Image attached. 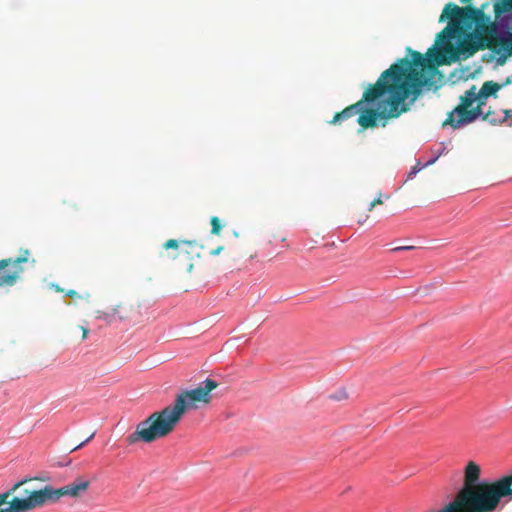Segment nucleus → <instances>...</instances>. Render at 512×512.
Returning <instances> with one entry per match:
<instances>
[{
	"label": "nucleus",
	"instance_id": "nucleus-9",
	"mask_svg": "<svg viewBox=\"0 0 512 512\" xmlns=\"http://www.w3.org/2000/svg\"><path fill=\"white\" fill-rule=\"evenodd\" d=\"M196 244L195 241H178L170 239L163 244L165 252L160 254L164 261H174L182 256L190 254L189 248Z\"/></svg>",
	"mask_w": 512,
	"mask_h": 512
},
{
	"label": "nucleus",
	"instance_id": "nucleus-19",
	"mask_svg": "<svg viewBox=\"0 0 512 512\" xmlns=\"http://www.w3.org/2000/svg\"><path fill=\"white\" fill-rule=\"evenodd\" d=\"M415 249V246H398L395 248H392L390 252H401V251H409Z\"/></svg>",
	"mask_w": 512,
	"mask_h": 512
},
{
	"label": "nucleus",
	"instance_id": "nucleus-11",
	"mask_svg": "<svg viewBox=\"0 0 512 512\" xmlns=\"http://www.w3.org/2000/svg\"><path fill=\"white\" fill-rule=\"evenodd\" d=\"M510 113H512V110H502L501 115L493 111L484 112L482 110V115L479 118H482L492 125H498L506 122L510 117Z\"/></svg>",
	"mask_w": 512,
	"mask_h": 512
},
{
	"label": "nucleus",
	"instance_id": "nucleus-14",
	"mask_svg": "<svg viewBox=\"0 0 512 512\" xmlns=\"http://www.w3.org/2000/svg\"><path fill=\"white\" fill-rule=\"evenodd\" d=\"M445 150V147H443L437 154H435L431 159H429L427 162H425L424 164H421L420 161L417 162V164L415 166H413L411 168V170L408 172L407 174V179H412L415 177V175L421 170L423 169L424 167H427L429 165H432L433 163L436 162V160L439 158V156L444 152Z\"/></svg>",
	"mask_w": 512,
	"mask_h": 512
},
{
	"label": "nucleus",
	"instance_id": "nucleus-2",
	"mask_svg": "<svg viewBox=\"0 0 512 512\" xmlns=\"http://www.w3.org/2000/svg\"><path fill=\"white\" fill-rule=\"evenodd\" d=\"M218 386L215 380L207 378L194 389H185L176 395L173 405L152 413L138 423L136 430L127 436L129 445L137 442L151 443L171 433L183 414L191 409H197V402L209 403L210 392Z\"/></svg>",
	"mask_w": 512,
	"mask_h": 512
},
{
	"label": "nucleus",
	"instance_id": "nucleus-5",
	"mask_svg": "<svg viewBox=\"0 0 512 512\" xmlns=\"http://www.w3.org/2000/svg\"><path fill=\"white\" fill-rule=\"evenodd\" d=\"M460 104L455 107L443 123V127L450 126L460 129L478 119L482 115V106L476 94V86H472L460 96Z\"/></svg>",
	"mask_w": 512,
	"mask_h": 512
},
{
	"label": "nucleus",
	"instance_id": "nucleus-23",
	"mask_svg": "<svg viewBox=\"0 0 512 512\" xmlns=\"http://www.w3.org/2000/svg\"><path fill=\"white\" fill-rule=\"evenodd\" d=\"M510 84H512V75L508 76V77L505 79L504 83L501 85V88H502L503 86H507V85H510Z\"/></svg>",
	"mask_w": 512,
	"mask_h": 512
},
{
	"label": "nucleus",
	"instance_id": "nucleus-15",
	"mask_svg": "<svg viewBox=\"0 0 512 512\" xmlns=\"http://www.w3.org/2000/svg\"><path fill=\"white\" fill-rule=\"evenodd\" d=\"M211 226H212V229H211V234L213 235H219L220 232H221V228H222V225L220 224V220L218 217L216 216H213L211 218Z\"/></svg>",
	"mask_w": 512,
	"mask_h": 512
},
{
	"label": "nucleus",
	"instance_id": "nucleus-6",
	"mask_svg": "<svg viewBox=\"0 0 512 512\" xmlns=\"http://www.w3.org/2000/svg\"><path fill=\"white\" fill-rule=\"evenodd\" d=\"M482 17L483 12L478 8L471 6L461 8L453 3L446 4L439 18L440 22L449 19L448 25L442 31L443 38L445 40L453 39L456 33L461 29V25L464 24L465 20L471 19L479 21Z\"/></svg>",
	"mask_w": 512,
	"mask_h": 512
},
{
	"label": "nucleus",
	"instance_id": "nucleus-7",
	"mask_svg": "<svg viewBox=\"0 0 512 512\" xmlns=\"http://www.w3.org/2000/svg\"><path fill=\"white\" fill-rule=\"evenodd\" d=\"M27 264H35V259L30 258L28 250L16 258L0 260V287L14 286L20 280Z\"/></svg>",
	"mask_w": 512,
	"mask_h": 512
},
{
	"label": "nucleus",
	"instance_id": "nucleus-20",
	"mask_svg": "<svg viewBox=\"0 0 512 512\" xmlns=\"http://www.w3.org/2000/svg\"><path fill=\"white\" fill-rule=\"evenodd\" d=\"M96 432H93L87 439H85L84 441H82L80 444H78L74 449V450H77V449H80L82 447H84L88 442H90L94 436H95Z\"/></svg>",
	"mask_w": 512,
	"mask_h": 512
},
{
	"label": "nucleus",
	"instance_id": "nucleus-8",
	"mask_svg": "<svg viewBox=\"0 0 512 512\" xmlns=\"http://www.w3.org/2000/svg\"><path fill=\"white\" fill-rule=\"evenodd\" d=\"M505 14L500 16L501 11L496 6V17L499 19L491 26V33L502 43L512 42V2H504Z\"/></svg>",
	"mask_w": 512,
	"mask_h": 512
},
{
	"label": "nucleus",
	"instance_id": "nucleus-4",
	"mask_svg": "<svg viewBox=\"0 0 512 512\" xmlns=\"http://www.w3.org/2000/svg\"><path fill=\"white\" fill-rule=\"evenodd\" d=\"M25 482L26 479L18 481L11 488L0 493V512H28L59 501L57 488L51 485L34 490L28 493L26 497H14L11 501H8V498Z\"/></svg>",
	"mask_w": 512,
	"mask_h": 512
},
{
	"label": "nucleus",
	"instance_id": "nucleus-21",
	"mask_svg": "<svg viewBox=\"0 0 512 512\" xmlns=\"http://www.w3.org/2000/svg\"><path fill=\"white\" fill-rule=\"evenodd\" d=\"M452 504H446L439 510H429L428 512H452Z\"/></svg>",
	"mask_w": 512,
	"mask_h": 512
},
{
	"label": "nucleus",
	"instance_id": "nucleus-18",
	"mask_svg": "<svg viewBox=\"0 0 512 512\" xmlns=\"http://www.w3.org/2000/svg\"><path fill=\"white\" fill-rule=\"evenodd\" d=\"M285 240V236H273V239H270L268 243L271 246H277L278 242H285Z\"/></svg>",
	"mask_w": 512,
	"mask_h": 512
},
{
	"label": "nucleus",
	"instance_id": "nucleus-24",
	"mask_svg": "<svg viewBox=\"0 0 512 512\" xmlns=\"http://www.w3.org/2000/svg\"><path fill=\"white\" fill-rule=\"evenodd\" d=\"M222 249H223V247L220 246V247L216 248L215 250H212L211 254L212 255H218L222 251Z\"/></svg>",
	"mask_w": 512,
	"mask_h": 512
},
{
	"label": "nucleus",
	"instance_id": "nucleus-3",
	"mask_svg": "<svg viewBox=\"0 0 512 512\" xmlns=\"http://www.w3.org/2000/svg\"><path fill=\"white\" fill-rule=\"evenodd\" d=\"M480 466L469 461L464 469V483L452 504V512H496L502 498L512 500V473L486 484L481 478Z\"/></svg>",
	"mask_w": 512,
	"mask_h": 512
},
{
	"label": "nucleus",
	"instance_id": "nucleus-16",
	"mask_svg": "<svg viewBox=\"0 0 512 512\" xmlns=\"http://www.w3.org/2000/svg\"><path fill=\"white\" fill-rule=\"evenodd\" d=\"M57 494L59 500L63 497L72 498L71 490L67 485L57 488Z\"/></svg>",
	"mask_w": 512,
	"mask_h": 512
},
{
	"label": "nucleus",
	"instance_id": "nucleus-27",
	"mask_svg": "<svg viewBox=\"0 0 512 512\" xmlns=\"http://www.w3.org/2000/svg\"><path fill=\"white\" fill-rule=\"evenodd\" d=\"M508 122V126H512V113H510V117L508 118V120L506 121Z\"/></svg>",
	"mask_w": 512,
	"mask_h": 512
},
{
	"label": "nucleus",
	"instance_id": "nucleus-25",
	"mask_svg": "<svg viewBox=\"0 0 512 512\" xmlns=\"http://www.w3.org/2000/svg\"><path fill=\"white\" fill-rule=\"evenodd\" d=\"M66 295H67V296H69V297H74V296H76V295H77V293H76V291H74V290H70V291H68V292L66 293Z\"/></svg>",
	"mask_w": 512,
	"mask_h": 512
},
{
	"label": "nucleus",
	"instance_id": "nucleus-13",
	"mask_svg": "<svg viewBox=\"0 0 512 512\" xmlns=\"http://www.w3.org/2000/svg\"><path fill=\"white\" fill-rule=\"evenodd\" d=\"M72 493V498L76 499L86 493L90 486V481L82 477L76 478L72 483L67 485Z\"/></svg>",
	"mask_w": 512,
	"mask_h": 512
},
{
	"label": "nucleus",
	"instance_id": "nucleus-12",
	"mask_svg": "<svg viewBox=\"0 0 512 512\" xmlns=\"http://www.w3.org/2000/svg\"><path fill=\"white\" fill-rule=\"evenodd\" d=\"M96 318L105 321L107 324H112L125 320L127 315H122L119 307H115L110 311H98Z\"/></svg>",
	"mask_w": 512,
	"mask_h": 512
},
{
	"label": "nucleus",
	"instance_id": "nucleus-10",
	"mask_svg": "<svg viewBox=\"0 0 512 512\" xmlns=\"http://www.w3.org/2000/svg\"><path fill=\"white\" fill-rule=\"evenodd\" d=\"M501 89V85L493 82V81H486L483 83L482 87L479 91L476 90V94L479 98V104L483 106L485 104L486 99L495 94L497 91Z\"/></svg>",
	"mask_w": 512,
	"mask_h": 512
},
{
	"label": "nucleus",
	"instance_id": "nucleus-30",
	"mask_svg": "<svg viewBox=\"0 0 512 512\" xmlns=\"http://www.w3.org/2000/svg\"><path fill=\"white\" fill-rule=\"evenodd\" d=\"M511 473H512V471H511Z\"/></svg>",
	"mask_w": 512,
	"mask_h": 512
},
{
	"label": "nucleus",
	"instance_id": "nucleus-1",
	"mask_svg": "<svg viewBox=\"0 0 512 512\" xmlns=\"http://www.w3.org/2000/svg\"><path fill=\"white\" fill-rule=\"evenodd\" d=\"M431 57L437 58L436 53L423 57L419 52L412 53L411 61L400 59L381 73L377 82L370 86L361 100L337 113L331 124L359 114L357 122L364 128L376 127L377 120L398 118L408 111V104L413 103L424 88L431 89L438 71L431 62Z\"/></svg>",
	"mask_w": 512,
	"mask_h": 512
},
{
	"label": "nucleus",
	"instance_id": "nucleus-22",
	"mask_svg": "<svg viewBox=\"0 0 512 512\" xmlns=\"http://www.w3.org/2000/svg\"><path fill=\"white\" fill-rule=\"evenodd\" d=\"M382 204V199H381V196H379L378 198H376L374 201H372L369 205V211H371L376 205H380Z\"/></svg>",
	"mask_w": 512,
	"mask_h": 512
},
{
	"label": "nucleus",
	"instance_id": "nucleus-17",
	"mask_svg": "<svg viewBox=\"0 0 512 512\" xmlns=\"http://www.w3.org/2000/svg\"><path fill=\"white\" fill-rule=\"evenodd\" d=\"M330 398L333 400H342L347 398V394L345 390L341 389L338 393L330 395Z\"/></svg>",
	"mask_w": 512,
	"mask_h": 512
},
{
	"label": "nucleus",
	"instance_id": "nucleus-29",
	"mask_svg": "<svg viewBox=\"0 0 512 512\" xmlns=\"http://www.w3.org/2000/svg\"><path fill=\"white\" fill-rule=\"evenodd\" d=\"M471 0H461L462 3H469Z\"/></svg>",
	"mask_w": 512,
	"mask_h": 512
},
{
	"label": "nucleus",
	"instance_id": "nucleus-28",
	"mask_svg": "<svg viewBox=\"0 0 512 512\" xmlns=\"http://www.w3.org/2000/svg\"><path fill=\"white\" fill-rule=\"evenodd\" d=\"M79 297L80 298H87L88 299L90 297V295L88 293H86L84 296H79Z\"/></svg>",
	"mask_w": 512,
	"mask_h": 512
},
{
	"label": "nucleus",
	"instance_id": "nucleus-26",
	"mask_svg": "<svg viewBox=\"0 0 512 512\" xmlns=\"http://www.w3.org/2000/svg\"><path fill=\"white\" fill-rule=\"evenodd\" d=\"M82 330H83V338L85 339L88 334V329L86 327H82Z\"/></svg>",
	"mask_w": 512,
	"mask_h": 512
}]
</instances>
